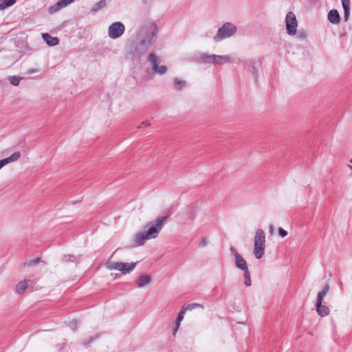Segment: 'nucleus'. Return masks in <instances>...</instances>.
Instances as JSON below:
<instances>
[{"label": "nucleus", "instance_id": "7", "mask_svg": "<svg viewBox=\"0 0 352 352\" xmlns=\"http://www.w3.org/2000/svg\"><path fill=\"white\" fill-rule=\"evenodd\" d=\"M136 263H124V262H113L110 260L107 261L104 265L109 270H116L120 272L122 274H126L131 272L136 266Z\"/></svg>", "mask_w": 352, "mask_h": 352}, {"label": "nucleus", "instance_id": "17", "mask_svg": "<svg viewBox=\"0 0 352 352\" xmlns=\"http://www.w3.org/2000/svg\"><path fill=\"white\" fill-rule=\"evenodd\" d=\"M328 20L333 24H338L340 21V14L336 10H331L329 12L327 16Z\"/></svg>", "mask_w": 352, "mask_h": 352}, {"label": "nucleus", "instance_id": "24", "mask_svg": "<svg viewBox=\"0 0 352 352\" xmlns=\"http://www.w3.org/2000/svg\"><path fill=\"white\" fill-rule=\"evenodd\" d=\"M186 312V311H184V308H183V309L180 311L179 313L178 314L175 322L181 323L182 321L184 320Z\"/></svg>", "mask_w": 352, "mask_h": 352}, {"label": "nucleus", "instance_id": "30", "mask_svg": "<svg viewBox=\"0 0 352 352\" xmlns=\"http://www.w3.org/2000/svg\"><path fill=\"white\" fill-rule=\"evenodd\" d=\"M200 244L203 247H206L208 244V241L206 238H202L200 241Z\"/></svg>", "mask_w": 352, "mask_h": 352}, {"label": "nucleus", "instance_id": "32", "mask_svg": "<svg viewBox=\"0 0 352 352\" xmlns=\"http://www.w3.org/2000/svg\"><path fill=\"white\" fill-rule=\"evenodd\" d=\"M347 168L350 170L351 173L349 175L352 177V158L349 160V164L346 165Z\"/></svg>", "mask_w": 352, "mask_h": 352}, {"label": "nucleus", "instance_id": "22", "mask_svg": "<svg viewBox=\"0 0 352 352\" xmlns=\"http://www.w3.org/2000/svg\"><path fill=\"white\" fill-rule=\"evenodd\" d=\"M61 8H63V7L61 6V5L59 3V1H58L56 4H54V6H52L51 7H50L49 12L51 13V14H53V13H55V12H58Z\"/></svg>", "mask_w": 352, "mask_h": 352}, {"label": "nucleus", "instance_id": "35", "mask_svg": "<svg viewBox=\"0 0 352 352\" xmlns=\"http://www.w3.org/2000/svg\"><path fill=\"white\" fill-rule=\"evenodd\" d=\"M196 218V214L195 213H194L193 214H192L190 217V220H194Z\"/></svg>", "mask_w": 352, "mask_h": 352}, {"label": "nucleus", "instance_id": "5", "mask_svg": "<svg viewBox=\"0 0 352 352\" xmlns=\"http://www.w3.org/2000/svg\"><path fill=\"white\" fill-rule=\"evenodd\" d=\"M253 242V254L255 258L259 259L264 255L266 243L265 233L262 229L258 228L256 230Z\"/></svg>", "mask_w": 352, "mask_h": 352}, {"label": "nucleus", "instance_id": "27", "mask_svg": "<svg viewBox=\"0 0 352 352\" xmlns=\"http://www.w3.org/2000/svg\"><path fill=\"white\" fill-rule=\"evenodd\" d=\"M278 232L281 238H285L287 235V232L282 228H279Z\"/></svg>", "mask_w": 352, "mask_h": 352}, {"label": "nucleus", "instance_id": "13", "mask_svg": "<svg viewBox=\"0 0 352 352\" xmlns=\"http://www.w3.org/2000/svg\"><path fill=\"white\" fill-rule=\"evenodd\" d=\"M21 157V153L19 151L13 153L10 156L0 160V170L6 165L18 161Z\"/></svg>", "mask_w": 352, "mask_h": 352}, {"label": "nucleus", "instance_id": "36", "mask_svg": "<svg viewBox=\"0 0 352 352\" xmlns=\"http://www.w3.org/2000/svg\"><path fill=\"white\" fill-rule=\"evenodd\" d=\"M91 340H89V341H87V342H85V344L89 343L90 342H91Z\"/></svg>", "mask_w": 352, "mask_h": 352}, {"label": "nucleus", "instance_id": "16", "mask_svg": "<svg viewBox=\"0 0 352 352\" xmlns=\"http://www.w3.org/2000/svg\"><path fill=\"white\" fill-rule=\"evenodd\" d=\"M30 282V280L27 279L19 282L15 287V292L19 294H23L28 288Z\"/></svg>", "mask_w": 352, "mask_h": 352}, {"label": "nucleus", "instance_id": "9", "mask_svg": "<svg viewBox=\"0 0 352 352\" xmlns=\"http://www.w3.org/2000/svg\"><path fill=\"white\" fill-rule=\"evenodd\" d=\"M148 60L151 63L152 69L160 75H164L167 72V67L165 65H160V58L155 54L151 53L148 56Z\"/></svg>", "mask_w": 352, "mask_h": 352}, {"label": "nucleus", "instance_id": "3", "mask_svg": "<svg viewBox=\"0 0 352 352\" xmlns=\"http://www.w3.org/2000/svg\"><path fill=\"white\" fill-rule=\"evenodd\" d=\"M238 32L237 26L232 22H225L219 28L216 34L212 36V41L218 43L236 35Z\"/></svg>", "mask_w": 352, "mask_h": 352}, {"label": "nucleus", "instance_id": "15", "mask_svg": "<svg viewBox=\"0 0 352 352\" xmlns=\"http://www.w3.org/2000/svg\"><path fill=\"white\" fill-rule=\"evenodd\" d=\"M228 63H233L230 54L217 55L216 54V65H222Z\"/></svg>", "mask_w": 352, "mask_h": 352}, {"label": "nucleus", "instance_id": "33", "mask_svg": "<svg viewBox=\"0 0 352 352\" xmlns=\"http://www.w3.org/2000/svg\"><path fill=\"white\" fill-rule=\"evenodd\" d=\"M77 325V321L76 320H72L69 323V326L72 329H74L76 327Z\"/></svg>", "mask_w": 352, "mask_h": 352}, {"label": "nucleus", "instance_id": "20", "mask_svg": "<svg viewBox=\"0 0 352 352\" xmlns=\"http://www.w3.org/2000/svg\"><path fill=\"white\" fill-rule=\"evenodd\" d=\"M106 6V0H100L95 3L91 8L92 12H97Z\"/></svg>", "mask_w": 352, "mask_h": 352}, {"label": "nucleus", "instance_id": "2", "mask_svg": "<svg viewBox=\"0 0 352 352\" xmlns=\"http://www.w3.org/2000/svg\"><path fill=\"white\" fill-rule=\"evenodd\" d=\"M158 33L157 26L155 23H150L146 29L143 30L144 38L137 46L133 54L134 56L140 57L154 43Z\"/></svg>", "mask_w": 352, "mask_h": 352}, {"label": "nucleus", "instance_id": "21", "mask_svg": "<svg viewBox=\"0 0 352 352\" xmlns=\"http://www.w3.org/2000/svg\"><path fill=\"white\" fill-rule=\"evenodd\" d=\"M21 79V77L16 76H12L8 78L9 82L14 86H18Z\"/></svg>", "mask_w": 352, "mask_h": 352}, {"label": "nucleus", "instance_id": "34", "mask_svg": "<svg viewBox=\"0 0 352 352\" xmlns=\"http://www.w3.org/2000/svg\"><path fill=\"white\" fill-rule=\"evenodd\" d=\"M274 231V226L273 225H270L269 226V232H270V234H273Z\"/></svg>", "mask_w": 352, "mask_h": 352}, {"label": "nucleus", "instance_id": "10", "mask_svg": "<svg viewBox=\"0 0 352 352\" xmlns=\"http://www.w3.org/2000/svg\"><path fill=\"white\" fill-rule=\"evenodd\" d=\"M124 30V26L121 22H114L109 27L108 35L111 38L115 39L121 36Z\"/></svg>", "mask_w": 352, "mask_h": 352}, {"label": "nucleus", "instance_id": "26", "mask_svg": "<svg viewBox=\"0 0 352 352\" xmlns=\"http://www.w3.org/2000/svg\"><path fill=\"white\" fill-rule=\"evenodd\" d=\"M343 10L350 9V0H341Z\"/></svg>", "mask_w": 352, "mask_h": 352}, {"label": "nucleus", "instance_id": "8", "mask_svg": "<svg viewBox=\"0 0 352 352\" xmlns=\"http://www.w3.org/2000/svg\"><path fill=\"white\" fill-rule=\"evenodd\" d=\"M287 33L289 36H294L297 33L298 21L296 14L293 12L287 13L285 19Z\"/></svg>", "mask_w": 352, "mask_h": 352}, {"label": "nucleus", "instance_id": "4", "mask_svg": "<svg viewBox=\"0 0 352 352\" xmlns=\"http://www.w3.org/2000/svg\"><path fill=\"white\" fill-rule=\"evenodd\" d=\"M231 254L234 257V265L236 268L243 272L245 278L244 284L246 287H250L252 284L250 274L248 270V263L245 258L237 252V250L232 247L230 249Z\"/></svg>", "mask_w": 352, "mask_h": 352}, {"label": "nucleus", "instance_id": "31", "mask_svg": "<svg viewBox=\"0 0 352 352\" xmlns=\"http://www.w3.org/2000/svg\"><path fill=\"white\" fill-rule=\"evenodd\" d=\"M298 37H299L300 38H301V39H304V38H307V34L306 32H305V31H303V32L300 31V32H299V33H298Z\"/></svg>", "mask_w": 352, "mask_h": 352}, {"label": "nucleus", "instance_id": "18", "mask_svg": "<svg viewBox=\"0 0 352 352\" xmlns=\"http://www.w3.org/2000/svg\"><path fill=\"white\" fill-rule=\"evenodd\" d=\"M16 2V0H0V11H3L13 5Z\"/></svg>", "mask_w": 352, "mask_h": 352}, {"label": "nucleus", "instance_id": "28", "mask_svg": "<svg viewBox=\"0 0 352 352\" xmlns=\"http://www.w3.org/2000/svg\"><path fill=\"white\" fill-rule=\"evenodd\" d=\"M181 323L175 322L174 328L173 330V336L175 337L177 334V332L180 327Z\"/></svg>", "mask_w": 352, "mask_h": 352}, {"label": "nucleus", "instance_id": "11", "mask_svg": "<svg viewBox=\"0 0 352 352\" xmlns=\"http://www.w3.org/2000/svg\"><path fill=\"white\" fill-rule=\"evenodd\" d=\"M198 62L204 64H212L216 65V54L204 52L200 54Z\"/></svg>", "mask_w": 352, "mask_h": 352}, {"label": "nucleus", "instance_id": "14", "mask_svg": "<svg viewBox=\"0 0 352 352\" xmlns=\"http://www.w3.org/2000/svg\"><path fill=\"white\" fill-rule=\"evenodd\" d=\"M42 38L46 42L47 45L53 47L59 43V39L56 36H52L48 33L42 34Z\"/></svg>", "mask_w": 352, "mask_h": 352}, {"label": "nucleus", "instance_id": "25", "mask_svg": "<svg viewBox=\"0 0 352 352\" xmlns=\"http://www.w3.org/2000/svg\"><path fill=\"white\" fill-rule=\"evenodd\" d=\"M75 0H59V3H60L63 8L67 6L68 5L73 3Z\"/></svg>", "mask_w": 352, "mask_h": 352}, {"label": "nucleus", "instance_id": "1", "mask_svg": "<svg viewBox=\"0 0 352 352\" xmlns=\"http://www.w3.org/2000/svg\"><path fill=\"white\" fill-rule=\"evenodd\" d=\"M167 219V216H164L147 222L142 230L138 232L133 236V246L140 247L144 245L147 241L157 239L164 228Z\"/></svg>", "mask_w": 352, "mask_h": 352}, {"label": "nucleus", "instance_id": "12", "mask_svg": "<svg viewBox=\"0 0 352 352\" xmlns=\"http://www.w3.org/2000/svg\"><path fill=\"white\" fill-rule=\"evenodd\" d=\"M152 283V277L148 274H141L137 278L135 282L136 287L138 288H144Z\"/></svg>", "mask_w": 352, "mask_h": 352}, {"label": "nucleus", "instance_id": "6", "mask_svg": "<svg viewBox=\"0 0 352 352\" xmlns=\"http://www.w3.org/2000/svg\"><path fill=\"white\" fill-rule=\"evenodd\" d=\"M330 290L329 285H325L322 289L317 295L316 308L317 314L321 317H325L330 313V309L326 305H322L324 298L327 295Z\"/></svg>", "mask_w": 352, "mask_h": 352}, {"label": "nucleus", "instance_id": "23", "mask_svg": "<svg viewBox=\"0 0 352 352\" xmlns=\"http://www.w3.org/2000/svg\"><path fill=\"white\" fill-rule=\"evenodd\" d=\"M198 307H200V308H204V306L201 304H199V303H192V304H190V305H188L187 306H186L184 308V311H191L195 308H198Z\"/></svg>", "mask_w": 352, "mask_h": 352}, {"label": "nucleus", "instance_id": "19", "mask_svg": "<svg viewBox=\"0 0 352 352\" xmlns=\"http://www.w3.org/2000/svg\"><path fill=\"white\" fill-rule=\"evenodd\" d=\"M174 87L175 89L180 91L184 89L186 86V81L179 78H174Z\"/></svg>", "mask_w": 352, "mask_h": 352}, {"label": "nucleus", "instance_id": "29", "mask_svg": "<svg viewBox=\"0 0 352 352\" xmlns=\"http://www.w3.org/2000/svg\"><path fill=\"white\" fill-rule=\"evenodd\" d=\"M350 15V9L344 10V19L347 21Z\"/></svg>", "mask_w": 352, "mask_h": 352}]
</instances>
